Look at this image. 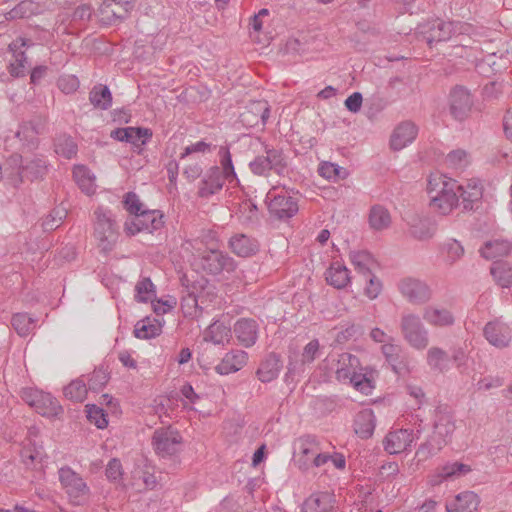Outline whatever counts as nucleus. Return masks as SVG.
Wrapping results in <instances>:
<instances>
[{
	"label": "nucleus",
	"mask_w": 512,
	"mask_h": 512,
	"mask_svg": "<svg viewBox=\"0 0 512 512\" xmlns=\"http://www.w3.org/2000/svg\"><path fill=\"white\" fill-rule=\"evenodd\" d=\"M456 189V180L439 172L431 173L426 188L431 209L439 215H449L459 205Z\"/></svg>",
	"instance_id": "obj_1"
},
{
	"label": "nucleus",
	"mask_w": 512,
	"mask_h": 512,
	"mask_svg": "<svg viewBox=\"0 0 512 512\" xmlns=\"http://www.w3.org/2000/svg\"><path fill=\"white\" fill-rule=\"evenodd\" d=\"M94 235L105 253L110 252L119 238V225L115 213L100 205L94 210Z\"/></svg>",
	"instance_id": "obj_2"
},
{
	"label": "nucleus",
	"mask_w": 512,
	"mask_h": 512,
	"mask_svg": "<svg viewBox=\"0 0 512 512\" xmlns=\"http://www.w3.org/2000/svg\"><path fill=\"white\" fill-rule=\"evenodd\" d=\"M454 430L453 416L450 413H437L433 434L419 447L417 455L423 459L436 455L450 441Z\"/></svg>",
	"instance_id": "obj_3"
},
{
	"label": "nucleus",
	"mask_w": 512,
	"mask_h": 512,
	"mask_svg": "<svg viewBox=\"0 0 512 512\" xmlns=\"http://www.w3.org/2000/svg\"><path fill=\"white\" fill-rule=\"evenodd\" d=\"M473 27L468 23L442 21L436 19L430 22L427 26H424L421 33L424 35V39L427 44L432 47L433 44L447 41L456 35L471 34Z\"/></svg>",
	"instance_id": "obj_4"
},
{
	"label": "nucleus",
	"mask_w": 512,
	"mask_h": 512,
	"mask_svg": "<svg viewBox=\"0 0 512 512\" xmlns=\"http://www.w3.org/2000/svg\"><path fill=\"white\" fill-rule=\"evenodd\" d=\"M21 397L25 403L35 409L42 416L53 418L59 415L62 407L57 399L50 393L37 388L27 387L22 389Z\"/></svg>",
	"instance_id": "obj_5"
},
{
	"label": "nucleus",
	"mask_w": 512,
	"mask_h": 512,
	"mask_svg": "<svg viewBox=\"0 0 512 512\" xmlns=\"http://www.w3.org/2000/svg\"><path fill=\"white\" fill-rule=\"evenodd\" d=\"M266 203L271 215L279 219H289L298 212V202L289 191L273 187L266 194Z\"/></svg>",
	"instance_id": "obj_6"
},
{
	"label": "nucleus",
	"mask_w": 512,
	"mask_h": 512,
	"mask_svg": "<svg viewBox=\"0 0 512 512\" xmlns=\"http://www.w3.org/2000/svg\"><path fill=\"white\" fill-rule=\"evenodd\" d=\"M401 331L409 345L417 350L429 344V333L419 315L406 313L401 318Z\"/></svg>",
	"instance_id": "obj_7"
},
{
	"label": "nucleus",
	"mask_w": 512,
	"mask_h": 512,
	"mask_svg": "<svg viewBox=\"0 0 512 512\" xmlns=\"http://www.w3.org/2000/svg\"><path fill=\"white\" fill-rule=\"evenodd\" d=\"M181 443V435L171 427L156 429L152 437L153 449L161 458L177 454L181 449Z\"/></svg>",
	"instance_id": "obj_8"
},
{
	"label": "nucleus",
	"mask_w": 512,
	"mask_h": 512,
	"mask_svg": "<svg viewBox=\"0 0 512 512\" xmlns=\"http://www.w3.org/2000/svg\"><path fill=\"white\" fill-rule=\"evenodd\" d=\"M401 295L410 303L420 305L432 297L430 286L423 280L414 277H404L397 284Z\"/></svg>",
	"instance_id": "obj_9"
},
{
	"label": "nucleus",
	"mask_w": 512,
	"mask_h": 512,
	"mask_svg": "<svg viewBox=\"0 0 512 512\" xmlns=\"http://www.w3.org/2000/svg\"><path fill=\"white\" fill-rule=\"evenodd\" d=\"M322 445L314 436L300 437L295 443L297 451V463L302 471H309L313 468L314 458L319 453Z\"/></svg>",
	"instance_id": "obj_10"
},
{
	"label": "nucleus",
	"mask_w": 512,
	"mask_h": 512,
	"mask_svg": "<svg viewBox=\"0 0 512 512\" xmlns=\"http://www.w3.org/2000/svg\"><path fill=\"white\" fill-rule=\"evenodd\" d=\"M200 264L206 272L212 275H218L223 271L230 272L235 267L233 258L215 249L204 252L200 259Z\"/></svg>",
	"instance_id": "obj_11"
},
{
	"label": "nucleus",
	"mask_w": 512,
	"mask_h": 512,
	"mask_svg": "<svg viewBox=\"0 0 512 512\" xmlns=\"http://www.w3.org/2000/svg\"><path fill=\"white\" fill-rule=\"evenodd\" d=\"M418 435L411 429L390 431L383 440V446L389 454H399L411 448Z\"/></svg>",
	"instance_id": "obj_12"
},
{
	"label": "nucleus",
	"mask_w": 512,
	"mask_h": 512,
	"mask_svg": "<svg viewBox=\"0 0 512 512\" xmlns=\"http://www.w3.org/2000/svg\"><path fill=\"white\" fill-rule=\"evenodd\" d=\"M227 180L223 177L219 166H211L202 175L198 184V196L209 199L218 194Z\"/></svg>",
	"instance_id": "obj_13"
},
{
	"label": "nucleus",
	"mask_w": 512,
	"mask_h": 512,
	"mask_svg": "<svg viewBox=\"0 0 512 512\" xmlns=\"http://www.w3.org/2000/svg\"><path fill=\"white\" fill-rule=\"evenodd\" d=\"M456 194L464 210H473L482 199L483 187L479 180L469 179L462 184L457 183Z\"/></svg>",
	"instance_id": "obj_14"
},
{
	"label": "nucleus",
	"mask_w": 512,
	"mask_h": 512,
	"mask_svg": "<svg viewBox=\"0 0 512 512\" xmlns=\"http://www.w3.org/2000/svg\"><path fill=\"white\" fill-rule=\"evenodd\" d=\"M422 316L427 324L437 328L451 327L455 323V315L452 310L441 304L426 306Z\"/></svg>",
	"instance_id": "obj_15"
},
{
	"label": "nucleus",
	"mask_w": 512,
	"mask_h": 512,
	"mask_svg": "<svg viewBox=\"0 0 512 512\" xmlns=\"http://www.w3.org/2000/svg\"><path fill=\"white\" fill-rule=\"evenodd\" d=\"M66 495L74 505H83L89 497V488L84 480L66 467Z\"/></svg>",
	"instance_id": "obj_16"
},
{
	"label": "nucleus",
	"mask_w": 512,
	"mask_h": 512,
	"mask_svg": "<svg viewBox=\"0 0 512 512\" xmlns=\"http://www.w3.org/2000/svg\"><path fill=\"white\" fill-rule=\"evenodd\" d=\"M360 365L358 357L350 353H342L336 360H331L330 369L339 382L346 383L353 373L360 369Z\"/></svg>",
	"instance_id": "obj_17"
},
{
	"label": "nucleus",
	"mask_w": 512,
	"mask_h": 512,
	"mask_svg": "<svg viewBox=\"0 0 512 512\" xmlns=\"http://www.w3.org/2000/svg\"><path fill=\"white\" fill-rule=\"evenodd\" d=\"M480 497L473 491H463L445 502L446 512H475L480 505Z\"/></svg>",
	"instance_id": "obj_18"
},
{
	"label": "nucleus",
	"mask_w": 512,
	"mask_h": 512,
	"mask_svg": "<svg viewBox=\"0 0 512 512\" xmlns=\"http://www.w3.org/2000/svg\"><path fill=\"white\" fill-rule=\"evenodd\" d=\"M511 328L501 319L491 321L484 328V335L488 342L498 348L505 347L511 340Z\"/></svg>",
	"instance_id": "obj_19"
},
{
	"label": "nucleus",
	"mask_w": 512,
	"mask_h": 512,
	"mask_svg": "<svg viewBox=\"0 0 512 512\" xmlns=\"http://www.w3.org/2000/svg\"><path fill=\"white\" fill-rule=\"evenodd\" d=\"M471 466L460 463V462H447L436 469L434 474L431 476V484L439 485L445 481H451L458 479L469 472H471Z\"/></svg>",
	"instance_id": "obj_20"
},
{
	"label": "nucleus",
	"mask_w": 512,
	"mask_h": 512,
	"mask_svg": "<svg viewBox=\"0 0 512 512\" xmlns=\"http://www.w3.org/2000/svg\"><path fill=\"white\" fill-rule=\"evenodd\" d=\"M417 135V126L413 122L404 121L394 129L390 138V146L393 150H402L410 145Z\"/></svg>",
	"instance_id": "obj_21"
},
{
	"label": "nucleus",
	"mask_w": 512,
	"mask_h": 512,
	"mask_svg": "<svg viewBox=\"0 0 512 512\" xmlns=\"http://www.w3.org/2000/svg\"><path fill=\"white\" fill-rule=\"evenodd\" d=\"M233 332L240 345L250 348L258 339V324L253 319L241 318L234 324Z\"/></svg>",
	"instance_id": "obj_22"
},
{
	"label": "nucleus",
	"mask_w": 512,
	"mask_h": 512,
	"mask_svg": "<svg viewBox=\"0 0 512 512\" xmlns=\"http://www.w3.org/2000/svg\"><path fill=\"white\" fill-rule=\"evenodd\" d=\"M302 512H340L335 507V496L329 492H317L303 503Z\"/></svg>",
	"instance_id": "obj_23"
},
{
	"label": "nucleus",
	"mask_w": 512,
	"mask_h": 512,
	"mask_svg": "<svg viewBox=\"0 0 512 512\" xmlns=\"http://www.w3.org/2000/svg\"><path fill=\"white\" fill-rule=\"evenodd\" d=\"M411 235L418 240H428L437 231V223L431 217L416 215L408 221Z\"/></svg>",
	"instance_id": "obj_24"
},
{
	"label": "nucleus",
	"mask_w": 512,
	"mask_h": 512,
	"mask_svg": "<svg viewBox=\"0 0 512 512\" xmlns=\"http://www.w3.org/2000/svg\"><path fill=\"white\" fill-rule=\"evenodd\" d=\"M229 248L239 257H250L259 250V242L246 234L236 233L229 239Z\"/></svg>",
	"instance_id": "obj_25"
},
{
	"label": "nucleus",
	"mask_w": 512,
	"mask_h": 512,
	"mask_svg": "<svg viewBox=\"0 0 512 512\" xmlns=\"http://www.w3.org/2000/svg\"><path fill=\"white\" fill-rule=\"evenodd\" d=\"M451 114L455 119L462 120L470 111L472 99L469 91L464 87H455L450 95Z\"/></svg>",
	"instance_id": "obj_26"
},
{
	"label": "nucleus",
	"mask_w": 512,
	"mask_h": 512,
	"mask_svg": "<svg viewBox=\"0 0 512 512\" xmlns=\"http://www.w3.org/2000/svg\"><path fill=\"white\" fill-rule=\"evenodd\" d=\"M345 384L351 385L355 390L364 395L372 394L375 388L373 369L369 366L360 365V369H357Z\"/></svg>",
	"instance_id": "obj_27"
},
{
	"label": "nucleus",
	"mask_w": 512,
	"mask_h": 512,
	"mask_svg": "<svg viewBox=\"0 0 512 512\" xmlns=\"http://www.w3.org/2000/svg\"><path fill=\"white\" fill-rule=\"evenodd\" d=\"M320 355V344L318 339H313L310 342H308L302 351L301 354V360L300 362L293 363L292 361L288 364V371L286 373V378H288L290 375H294L296 373L303 372V367L305 365L311 364L314 362L316 358H318Z\"/></svg>",
	"instance_id": "obj_28"
},
{
	"label": "nucleus",
	"mask_w": 512,
	"mask_h": 512,
	"mask_svg": "<svg viewBox=\"0 0 512 512\" xmlns=\"http://www.w3.org/2000/svg\"><path fill=\"white\" fill-rule=\"evenodd\" d=\"M4 179L8 185L18 188L26 180L23 171V156L20 154L11 155L5 167Z\"/></svg>",
	"instance_id": "obj_29"
},
{
	"label": "nucleus",
	"mask_w": 512,
	"mask_h": 512,
	"mask_svg": "<svg viewBox=\"0 0 512 512\" xmlns=\"http://www.w3.org/2000/svg\"><path fill=\"white\" fill-rule=\"evenodd\" d=\"M376 427V417L372 409L360 410L354 419V431L362 439L370 438Z\"/></svg>",
	"instance_id": "obj_30"
},
{
	"label": "nucleus",
	"mask_w": 512,
	"mask_h": 512,
	"mask_svg": "<svg viewBox=\"0 0 512 512\" xmlns=\"http://www.w3.org/2000/svg\"><path fill=\"white\" fill-rule=\"evenodd\" d=\"M248 354L243 350H235L227 353L221 362L215 367L220 375H228L239 371L247 362Z\"/></svg>",
	"instance_id": "obj_31"
},
{
	"label": "nucleus",
	"mask_w": 512,
	"mask_h": 512,
	"mask_svg": "<svg viewBox=\"0 0 512 512\" xmlns=\"http://www.w3.org/2000/svg\"><path fill=\"white\" fill-rule=\"evenodd\" d=\"M281 368L280 356L276 353H270L261 362L256 375L262 383H269L278 377Z\"/></svg>",
	"instance_id": "obj_32"
},
{
	"label": "nucleus",
	"mask_w": 512,
	"mask_h": 512,
	"mask_svg": "<svg viewBox=\"0 0 512 512\" xmlns=\"http://www.w3.org/2000/svg\"><path fill=\"white\" fill-rule=\"evenodd\" d=\"M73 178L78 187L86 195H93L96 192V176L85 165H76L73 168Z\"/></svg>",
	"instance_id": "obj_33"
},
{
	"label": "nucleus",
	"mask_w": 512,
	"mask_h": 512,
	"mask_svg": "<svg viewBox=\"0 0 512 512\" xmlns=\"http://www.w3.org/2000/svg\"><path fill=\"white\" fill-rule=\"evenodd\" d=\"M326 281L337 289L345 288L351 281L350 271L344 264L335 261L326 271Z\"/></svg>",
	"instance_id": "obj_34"
},
{
	"label": "nucleus",
	"mask_w": 512,
	"mask_h": 512,
	"mask_svg": "<svg viewBox=\"0 0 512 512\" xmlns=\"http://www.w3.org/2000/svg\"><path fill=\"white\" fill-rule=\"evenodd\" d=\"M135 0H104L101 5V13H111L107 15V20L123 19L134 7Z\"/></svg>",
	"instance_id": "obj_35"
},
{
	"label": "nucleus",
	"mask_w": 512,
	"mask_h": 512,
	"mask_svg": "<svg viewBox=\"0 0 512 512\" xmlns=\"http://www.w3.org/2000/svg\"><path fill=\"white\" fill-rule=\"evenodd\" d=\"M391 215L387 208L376 204L370 208L368 223L372 230L383 231L391 225Z\"/></svg>",
	"instance_id": "obj_36"
},
{
	"label": "nucleus",
	"mask_w": 512,
	"mask_h": 512,
	"mask_svg": "<svg viewBox=\"0 0 512 512\" xmlns=\"http://www.w3.org/2000/svg\"><path fill=\"white\" fill-rule=\"evenodd\" d=\"M511 250V243L505 239L487 241L480 249L481 256L488 260L506 256Z\"/></svg>",
	"instance_id": "obj_37"
},
{
	"label": "nucleus",
	"mask_w": 512,
	"mask_h": 512,
	"mask_svg": "<svg viewBox=\"0 0 512 512\" xmlns=\"http://www.w3.org/2000/svg\"><path fill=\"white\" fill-rule=\"evenodd\" d=\"M231 337V328L223 322L215 321L207 329L204 335L205 341L212 342L215 345H224L228 343Z\"/></svg>",
	"instance_id": "obj_38"
},
{
	"label": "nucleus",
	"mask_w": 512,
	"mask_h": 512,
	"mask_svg": "<svg viewBox=\"0 0 512 512\" xmlns=\"http://www.w3.org/2000/svg\"><path fill=\"white\" fill-rule=\"evenodd\" d=\"M161 332V322L149 317L138 321L134 328V335L139 339H152L160 335Z\"/></svg>",
	"instance_id": "obj_39"
},
{
	"label": "nucleus",
	"mask_w": 512,
	"mask_h": 512,
	"mask_svg": "<svg viewBox=\"0 0 512 512\" xmlns=\"http://www.w3.org/2000/svg\"><path fill=\"white\" fill-rule=\"evenodd\" d=\"M219 155V163L220 170L223 177L227 180L228 183H239V179L235 172V168L232 161V155L230 150L226 146H221L218 152Z\"/></svg>",
	"instance_id": "obj_40"
},
{
	"label": "nucleus",
	"mask_w": 512,
	"mask_h": 512,
	"mask_svg": "<svg viewBox=\"0 0 512 512\" xmlns=\"http://www.w3.org/2000/svg\"><path fill=\"white\" fill-rule=\"evenodd\" d=\"M26 45V41L23 38H19L15 41H13L9 45V49L12 51L13 56L15 58L14 62L11 63V74L15 76L23 75L26 69V57L24 55V52L19 51L20 47H24Z\"/></svg>",
	"instance_id": "obj_41"
},
{
	"label": "nucleus",
	"mask_w": 512,
	"mask_h": 512,
	"mask_svg": "<svg viewBox=\"0 0 512 512\" xmlns=\"http://www.w3.org/2000/svg\"><path fill=\"white\" fill-rule=\"evenodd\" d=\"M490 270L498 285L503 288L512 286V266L510 264L502 261H494Z\"/></svg>",
	"instance_id": "obj_42"
},
{
	"label": "nucleus",
	"mask_w": 512,
	"mask_h": 512,
	"mask_svg": "<svg viewBox=\"0 0 512 512\" xmlns=\"http://www.w3.org/2000/svg\"><path fill=\"white\" fill-rule=\"evenodd\" d=\"M90 102L96 108L107 110L112 105V94L108 86L96 85L90 92Z\"/></svg>",
	"instance_id": "obj_43"
},
{
	"label": "nucleus",
	"mask_w": 512,
	"mask_h": 512,
	"mask_svg": "<svg viewBox=\"0 0 512 512\" xmlns=\"http://www.w3.org/2000/svg\"><path fill=\"white\" fill-rule=\"evenodd\" d=\"M37 320L27 313H16L12 316L11 325L21 337L31 334L36 328Z\"/></svg>",
	"instance_id": "obj_44"
},
{
	"label": "nucleus",
	"mask_w": 512,
	"mask_h": 512,
	"mask_svg": "<svg viewBox=\"0 0 512 512\" xmlns=\"http://www.w3.org/2000/svg\"><path fill=\"white\" fill-rule=\"evenodd\" d=\"M156 298V287L149 277H142L135 285V299L140 303H147Z\"/></svg>",
	"instance_id": "obj_45"
},
{
	"label": "nucleus",
	"mask_w": 512,
	"mask_h": 512,
	"mask_svg": "<svg viewBox=\"0 0 512 512\" xmlns=\"http://www.w3.org/2000/svg\"><path fill=\"white\" fill-rule=\"evenodd\" d=\"M444 163L451 170L462 171L470 164V156L465 150H452L445 157Z\"/></svg>",
	"instance_id": "obj_46"
},
{
	"label": "nucleus",
	"mask_w": 512,
	"mask_h": 512,
	"mask_svg": "<svg viewBox=\"0 0 512 512\" xmlns=\"http://www.w3.org/2000/svg\"><path fill=\"white\" fill-rule=\"evenodd\" d=\"M441 251L445 256V260L450 264L457 262L464 255L463 245L454 238L445 240L441 245Z\"/></svg>",
	"instance_id": "obj_47"
},
{
	"label": "nucleus",
	"mask_w": 512,
	"mask_h": 512,
	"mask_svg": "<svg viewBox=\"0 0 512 512\" xmlns=\"http://www.w3.org/2000/svg\"><path fill=\"white\" fill-rule=\"evenodd\" d=\"M318 172L323 178L334 182L345 179L348 176V172L345 168L332 162L321 163Z\"/></svg>",
	"instance_id": "obj_48"
},
{
	"label": "nucleus",
	"mask_w": 512,
	"mask_h": 512,
	"mask_svg": "<svg viewBox=\"0 0 512 512\" xmlns=\"http://www.w3.org/2000/svg\"><path fill=\"white\" fill-rule=\"evenodd\" d=\"M140 215L143 220L145 232L153 233L159 230L164 224L163 214L159 210L142 211Z\"/></svg>",
	"instance_id": "obj_49"
},
{
	"label": "nucleus",
	"mask_w": 512,
	"mask_h": 512,
	"mask_svg": "<svg viewBox=\"0 0 512 512\" xmlns=\"http://www.w3.org/2000/svg\"><path fill=\"white\" fill-rule=\"evenodd\" d=\"M152 135V130L149 128L130 126V132L128 133L126 143H130L134 147L141 149L142 146L146 145L150 141Z\"/></svg>",
	"instance_id": "obj_50"
},
{
	"label": "nucleus",
	"mask_w": 512,
	"mask_h": 512,
	"mask_svg": "<svg viewBox=\"0 0 512 512\" xmlns=\"http://www.w3.org/2000/svg\"><path fill=\"white\" fill-rule=\"evenodd\" d=\"M265 156L271 170H274L278 175H284L286 173L287 163L282 151L277 149H267Z\"/></svg>",
	"instance_id": "obj_51"
},
{
	"label": "nucleus",
	"mask_w": 512,
	"mask_h": 512,
	"mask_svg": "<svg viewBox=\"0 0 512 512\" xmlns=\"http://www.w3.org/2000/svg\"><path fill=\"white\" fill-rule=\"evenodd\" d=\"M427 363L435 370L443 371L447 368V353L438 347H432L427 352Z\"/></svg>",
	"instance_id": "obj_52"
},
{
	"label": "nucleus",
	"mask_w": 512,
	"mask_h": 512,
	"mask_svg": "<svg viewBox=\"0 0 512 512\" xmlns=\"http://www.w3.org/2000/svg\"><path fill=\"white\" fill-rule=\"evenodd\" d=\"M44 162L40 158H24L23 171L26 180H33L42 175L44 171Z\"/></svg>",
	"instance_id": "obj_53"
},
{
	"label": "nucleus",
	"mask_w": 512,
	"mask_h": 512,
	"mask_svg": "<svg viewBox=\"0 0 512 512\" xmlns=\"http://www.w3.org/2000/svg\"><path fill=\"white\" fill-rule=\"evenodd\" d=\"M86 417L98 429H104L108 425L107 414L101 407L95 404L86 405Z\"/></svg>",
	"instance_id": "obj_54"
},
{
	"label": "nucleus",
	"mask_w": 512,
	"mask_h": 512,
	"mask_svg": "<svg viewBox=\"0 0 512 512\" xmlns=\"http://www.w3.org/2000/svg\"><path fill=\"white\" fill-rule=\"evenodd\" d=\"M181 310L185 317L196 318L201 314V307L198 305L197 297L188 293L181 299Z\"/></svg>",
	"instance_id": "obj_55"
},
{
	"label": "nucleus",
	"mask_w": 512,
	"mask_h": 512,
	"mask_svg": "<svg viewBox=\"0 0 512 512\" xmlns=\"http://www.w3.org/2000/svg\"><path fill=\"white\" fill-rule=\"evenodd\" d=\"M350 260L354 265L355 269H357L362 274H370L369 267L372 262L371 255L366 251H352L350 252Z\"/></svg>",
	"instance_id": "obj_56"
},
{
	"label": "nucleus",
	"mask_w": 512,
	"mask_h": 512,
	"mask_svg": "<svg viewBox=\"0 0 512 512\" xmlns=\"http://www.w3.org/2000/svg\"><path fill=\"white\" fill-rule=\"evenodd\" d=\"M179 392L184 408L187 410H195L194 405L200 401L202 396L196 393L192 385L189 383H185L180 388Z\"/></svg>",
	"instance_id": "obj_57"
},
{
	"label": "nucleus",
	"mask_w": 512,
	"mask_h": 512,
	"mask_svg": "<svg viewBox=\"0 0 512 512\" xmlns=\"http://www.w3.org/2000/svg\"><path fill=\"white\" fill-rule=\"evenodd\" d=\"M82 402L87 396V386L83 379H76L66 386V397Z\"/></svg>",
	"instance_id": "obj_58"
},
{
	"label": "nucleus",
	"mask_w": 512,
	"mask_h": 512,
	"mask_svg": "<svg viewBox=\"0 0 512 512\" xmlns=\"http://www.w3.org/2000/svg\"><path fill=\"white\" fill-rule=\"evenodd\" d=\"M34 3L30 0L21 1L7 14L6 18L9 20L27 18L33 14Z\"/></svg>",
	"instance_id": "obj_59"
},
{
	"label": "nucleus",
	"mask_w": 512,
	"mask_h": 512,
	"mask_svg": "<svg viewBox=\"0 0 512 512\" xmlns=\"http://www.w3.org/2000/svg\"><path fill=\"white\" fill-rule=\"evenodd\" d=\"M504 383V380L502 377L496 375V376H485L481 379H479L476 384H475V387L477 390L479 391H487V390H490V389H493V388H498V387H501Z\"/></svg>",
	"instance_id": "obj_60"
},
{
	"label": "nucleus",
	"mask_w": 512,
	"mask_h": 512,
	"mask_svg": "<svg viewBox=\"0 0 512 512\" xmlns=\"http://www.w3.org/2000/svg\"><path fill=\"white\" fill-rule=\"evenodd\" d=\"M123 203L125 209L133 215H138L142 212V203L140 202L138 195L134 192L126 193L124 196Z\"/></svg>",
	"instance_id": "obj_61"
},
{
	"label": "nucleus",
	"mask_w": 512,
	"mask_h": 512,
	"mask_svg": "<svg viewBox=\"0 0 512 512\" xmlns=\"http://www.w3.org/2000/svg\"><path fill=\"white\" fill-rule=\"evenodd\" d=\"M249 167L252 173L258 176H266L271 171L265 155L256 157L249 163Z\"/></svg>",
	"instance_id": "obj_62"
},
{
	"label": "nucleus",
	"mask_w": 512,
	"mask_h": 512,
	"mask_svg": "<svg viewBox=\"0 0 512 512\" xmlns=\"http://www.w3.org/2000/svg\"><path fill=\"white\" fill-rule=\"evenodd\" d=\"M153 306V310L157 315H164L171 311L177 304V301L173 297H169L168 299H154L150 301Z\"/></svg>",
	"instance_id": "obj_63"
},
{
	"label": "nucleus",
	"mask_w": 512,
	"mask_h": 512,
	"mask_svg": "<svg viewBox=\"0 0 512 512\" xmlns=\"http://www.w3.org/2000/svg\"><path fill=\"white\" fill-rule=\"evenodd\" d=\"M106 477L113 482H117L122 478L123 470L119 459L112 458L106 467Z\"/></svg>",
	"instance_id": "obj_64"
}]
</instances>
